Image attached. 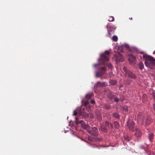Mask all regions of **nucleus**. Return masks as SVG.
<instances>
[{
    "label": "nucleus",
    "mask_w": 155,
    "mask_h": 155,
    "mask_svg": "<svg viewBox=\"0 0 155 155\" xmlns=\"http://www.w3.org/2000/svg\"><path fill=\"white\" fill-rule=\"evenodd\" d=\"M114 125L116 128H118L119 127V124L118 122H115L114 123Z\"/></svg>",
    "instance_id": "obj_20"
},
{
    "label": "nucleus",
    "mask_w": 155,
    "mask_h": 155,
    "mask_svg": "<svg viewBox=\"0 0 155 155\" xmlns=\"http://www.w3.org/2000/svg\"><path fill=\"white\" fill-rule=\"evenodd\" d=\"M107 28H108V25H107Z\"/></svg>",
    "instance_id": "obj_39"
},
{
    "label": "nucleus",
    "mask_w": 155,
    "mask_h": 155,
    "mask_svg": "<svg viewBox=\"0 0 155 155\" xmlns=\"http://www.w3.org/2000/svg\"><path fill=\"white\" fill-rule=\"evenodd\" d=\"M125 111H127V109H126L125 110Z\"/></svg>",
    "instance_id": "obj_36"
},
{
    "label": "nucleus",
    "mask_w": 155,
    "mask_h": 155,
    "mask_svg": "<svg viewBox=\"0 0 155 155\" xmlns=\"http://www.w3.org/2000/svg\"><path fill=\"white\" fill-rule=\"evenodd\" d=\"M107 66L110 68H112V65L110 64H108Z\"/></svg>",
    "instance_id": "obj_26"
},
{
    "label": "nucleus",
    "mask_w": 155,
    "mask_h": 155,
    "mask_svg": "<svg viewBox=\"0 0 155 155\" xmlns=\"http://www.w3.org/2000/svg\"><path fill=\"white\" fill-rule=\"evenodd\" d=\"M129 19L130 20H132V17H131V18H130Z\"/></svg>",
    "instance_id": "obj_35"
},
{
    "label": "nucleus",
    "mask_w": 155,
    "mask_h": 155,
    "mask_svg": "<svg viewBox=\"0 0 155 155\" xmlns=\"http://www.w3.org/2000/svg\"><path fill=\"white\" fill-rule=\"evenodd\" d=\"M110 106L109 105H106L105 106V108L107 109H109L110 108Z\"/></svg>",
    "instance_id": "obj_30"
},
{
    "label": "nucleus",
    "mask_w": 155,
    "mask_h": 155,
    "mask_svg": "<svg viewBox=\"0 0 155 155\" xmlns=\"http://www.w3.org/2000/svg\"><path fill=\"white\" fill-rule=\"evenodd\" d=\"M106 125L109 128H112L113 127L112 125L110 124L108 122H106Z\"/></svg>",
    "instance_id": "obj_16"
},
{
    "label": "nucleus",
    "mask_w": 155,
    "mask_h": 155,
    "mask_svg": "<svg viewBox=\"0 0 155 155\" xmlns=\"http://www.w3.org/2000/svg\"><path fill=\"white\" fill-rule=\"evenodd\" d=\"M88 132L91 134L96 136L98 135V129L96 127H93L91 130L90 129Z\"/></svg>",
    "instance_id": "obj_4"
},
{
    "label": "nucleus",
    "mask_w": 155,
    "mask_h": 155,
    "mask_svg": "<svg viewBox=\"0 0 155 155\" xmlns=\"http://www.w3.org/2000/svg\"><path fill=\"white\" fill-rule=\"evenodd\" d=\"M81 121L82 122H83V121Z\"/></svg>",
    "instance_id": "obj_40"
},
{
    "label": "nucleus",
    "mask_w": 155,
    "mask_h": 155,
    "mask_svg": "<svg viewBox=\"0 0 155 155\" xmlns=\"http://www.w3.org/2000/svg\"><path fill=\"white\" fill-rule=\"evenodd\" d=\"M138 119L142 121V123L143 124L145 123L146 125L149 124L152 122V120L150 117H148L146 118L145 121L143 120L144 117V115L141 113H139L138 114Z\"/></svg>",
    "instance_id": "obj_2"
},
{
    "label": "nucleus",
    "mask_w": 155,
    "mask_h": 155,
    "mask_svg": "<svg viewBox=\"0 0 155 155\" xmlns=\"http://www.w3.org/2000/svg\"><path fill=\"white\" fill-rule=\"evenodd\" d=\"M100 70H101V71L96 72V76L97 78L101 76L104 73V72L106 71V69L104 67H102L100 68Z\"/></svg>",
    "instance_id": "obj_5"
},
{
    "label": "nucleus",
    "mask_w": 155,
    "mask_h": 155,
    "mask_svg": "<svg viewBox=\"0 0 155 155\" xmlns=\"http://www.w3.org/2000/svg\"><path fill=\"white\" fill-rule=\"evenodd\" d=\"M73 114L74 116H76L77 114V112L76 110H74V111Z\"/></svg>",
    "instance_id": "obj_29"
},
{
    "label": "nucleus",
    "mask_w": 155,
    "mask_h": 155,
    "mask_svg": "<svg viewBox=\"0 0 155 155\" xmlns=\"http://www.w3.org/2000/svg\"><path fill=\"white\" fill-rule=\"evenodd\" d=\"M114 20V18L113 16H111L108 19V21H113Z\"/></svg>",
    "instance_id": "obj_21"
},
{
    "label": "nucleus",
    "mask_w": 155,
    "mask_h": 155,
    "mask_svg": "<svg viewBox=\"0 0 155 155\" xmlns=\"http://www.w3.org/2000/svg\"><path fill=\"white\" fill-rule=\"evenodd\" d=\"M124 139L127 141H129L130 140V138L127 136H124Z\"/></svg>",
    "instance_id": "obj_23"
},
{
    "label": "nucleus",
    "mask_w": 155,
    "mask_h": 155,
    "mask_svg": "<svg viewBox=\"0 0 155 155\" xmlns=\"http://www.w3.org/2000/svg\"><path fill=\"white\" fill-rule=\"evenodd\" d=\"M83 103L84 104L85 106L87 105L88 103L89 102L87 101H82Z\"/></svg>",
    "instance_id": "obj_24"
},
{
    "label": "nucleus",
    "mask_w": 155,
    "mask_h": 155,
    "mask_svg": "<svg viewBox=\"0 0 155 155\" xmlns=\"http://www.w3.org/2000/svg\"><path fill=\"white\" fill-rule=\"evenodd\" d=\"M143 58L150 61L151 63L155 65V59L152 57L148 55L147 54H144L143 55Z\"/></svg>",
    "instance_id": "obj_3"
},
{
    "label": "nucleus",
    "mask_w": 155,
    "mask_h": 155,
    "mask_svg": "<svg viewBox=\"0 0 155 155\" xmlns=\"http://www.w3.org/2000/svg\"><path fill=\"white\" fill-rule=\"evenodd\" d=\"M96 116L98 119L100 121L101 120V116L99 112L96 113Z\"/></svg>",
    "instance_id": "obj_13"
},
{
    "label": "nucleus",
    "mask_w": 155,
    "mask_h": 155,
    "mask_svg": "<svg viewBox=\"0 0 155 155\" xmlns=\"http://www.w3.org/2000/svg\"><path fill=\"white\" fill-rule=\"evenodd\" d=\"M139 66L140 68L142 70L143 69L144 67V65L143 63L140 62L139 64Z\"/></svg>",
    "instance_id": "obj_18"
},
{
    "label": "nucleus",
    "mask_w": 155,
    "mask_h": 155,
    "mask_svg": "<svg viewBox=\"0 0 155 155\" xmlns=\"http://www.w3.org/2000/svg\"><path fill=\"white\" fill-rule=\"evenodd\" d=\"M92 94L91 93L87 94L86 96V98L88 99H90L92 97Z\"/></svg>",
    "instance_id": "obj_15"
},
{
    "label": "nucleus",
    "mask_w": 155,
    "mask_h": 155,
    "mask_svg": "<svg viewBox=\"0 0 155 155\" xmlns=\"http://www.w3.org/2000/svg\"><path fill=\"white\" fill-rule=\"evenodd\" d=\"M89 109H90V108H91V107H89Z\"/></svg>",
    "instance_id": "obj_37"
},
{
    "label": "nucleus",
    "mask_w": 155,
    "mask_h": 155,
    "mask_svg": "<svg viewBox=\"0 0 155 155\" xmlns=\"http://www.w3.org/2000/svg\"><path fill=\"white\" fill-rule=\"evenodd\" d=\"M91 103L92 104H94L95 103L94 101L92 100L91 101Z\"/></svg>",
    "instance_id": "obj_31"
},
{
    "label": "nucleus",
    "mask_w": 155,
    "mask_h": 155,
    "mask_svg": "<svg viewBox=\"0 0 155 155\" xmlns=\"http://www.w3.org/2000/svg\"><path fill=\"white\" fill-rule=\"evenodd\" d=\"M153 107L154 110H155V104H153Z\"/></svg>",
    "instance_id": "obj_34"
},
{
    "label": "nucleus",
    "mask_w": 155,
    "mask_h": 155,
    "mask_svg": "<svg viewBox=\"0 0 155 155\" xmlns=\"http://www.w3.org/2000/svg\"><path fill=\"white\" fill-rule=\"evenodd\" d=\"M125 47L127 48H128L129 47V45H125Z\"/></svg>",
    "instance_id": "obj_33"
},
{
    "label": "nucleus",
    "mask_w": 155,
    "mask_h": 155,
    "mask_svg": "<svg viewBox=\"0 0 155 155\" xmlns=\"http://www.w3.org/2000/svg\"><path fill=\"white\" fill-rule=\"evenodd\" d=\"M134 134L137 137H140L141 134V131L139 130H137L135 131Z\"/></svg>",
    "instance_id": "obj_10"
},
{
    "label": "nucleus",
    "mask_w": 155,
    "mask_h": 155,
    "mask_svg": "<svg viewBox=\"0 0 155 155\" xmlns=\"http://www.w3.org/2000/svg\"><path fill=\"white\" fill-rule=\"evenodd\" d=\"M153 133H150L148 134V137L150 140H152L153 138Z\"/></svg>",
    "instance_id": "obj_14"
},
{
    "label": "nucleus",
    "mask_w": 155,
    "mask_h": 155,
    "mask_svg": "<svg viewBox=\"0 0 155 155\" xmlns=\"http://www.w3.org/2000/svg\"><path fill=\"white\" fill-rule=\"evenodd\" d=\"M119 99L117 98H115L114 99V101L116 102H117L119 101Z\"/></svg>",
    "instance_id": "obj_28"
},
{
    "label": "nucleus",
    "mask_w": 155,
    "mask_h": 155,
    "mask_svg": "<svg viewBox=\"0 0 155 155\" xmlns=\"http://www.w3.org/2000/svg\"><path fill=\"white\" fill-rule=\"evenodd\" d=\"M128 60L130 63H133L136 60V58L132 55H130L129 56Z\"/></svg>",
    "instance_id": "obj_8"
},
{
    "label": "nucleus",
    "mask_w": 155,
    "mask_h": 155,
    "mask_svg": "<svg viewBox=\"0 0 155 155\" xmlns=\"http://www.w3.org/2000/svg\"><path fill=\"white\" fill-rule=\"evenodd\" d=\"M123 70L125 72L126 74H127V72H128L129 71L127 70V68L125 67H124L123 68Z\"/></svg>",
    "instance_id": "obj_25"
},
{
    "label": "nucleus",
    "mask_w": 155,
    "mask_h": 155,
    "mask_svg": "<svg viewBox=\"0 0 155 155\" xmlns=\"http://www.w3.org/2000/svg\"><path fill=\"white\" fill-rule=\"evenodd\" d=\"M118 38L116 36H114L112 37V39L113 41H116L117 40Z\"/></svg>",
    "instance_id": "obj_19"
},
{
    "label": "nucleus",
    "mask_w": 155,
    "mask_h": 155,
    "mask_svg": "<svg viewBox=\"0 0 155 155\" xmlns=\"http://www.w3.org/2000/svg\"><path fill=\"white\" fill-rule=\"evenodd\" d=\"M76 120H77V119H78V118H77V117H76Z\"/></svg>",
    "instance_id": "obj_38"
},
{
    "label": "nucleus",
    "mask_w": 155,
    "mask_h": 155,
    "mask_svg": "<svg viewBox=\"0 0 155 155\" xmlns=\"http://www.w3.org/2000/svg\"><path fill=\"white\" fill-rule=\"evenodd\" d=\"M117 56L116 60H117L120 61H123V57L122 54H118Z\"/></svg>",
    "instance_id": "obj_9"
},
{
    "label": "nucleus",
    "mask_w": 155,
    "mask_h": 155,
    "mask_svg": "<svg viewBox=\"0 0 155 155\" xmlns=\"http://www.w3.org/2000/svg\"><path fill=\"white\" fill-rule=\"evenodd\" d=\"M100 64V63H97V64H94V67H96L97 65H99Z\"/></svg>",
    "instance_id": "obj_32"
},
{
    "label": "nucleus",
    "mask_w": 155,
    "mask_h": 155,
    "mask_svg": "<svg viewBox=\"0 0 155 155\" xmlns=\"http://www.w3.org/2000/svg\"><path fill=\"white\" fill-rule=\"evenodd\" d=\"M97 85L98 87H103L105 85V83L104 82H98L97 83Z\"/></svg>",
    "instance_id": "obj_11"
},
{
    "label": "nucleus",
    "mask_w": 155,
    "mask_h": 155,
    "mask_svg": "<svg viewBox=\"0 0 155 155\" xmlns=\"http://www.w3.org/2000/svg\"><path fill=\"white\" fill-rule=\"evenodd\" d=\"M109 51H106L104 53L101 54V58L98 59V61H100L101 64H104L105 61H108L109 60Z\"/></svg>",
    "instance_id": "obj_1"
},
{
    "label": "nucleus",
    "mask_w": 155,
    "mask_h": 155,
    "mask_svg": "<svg viewBox=\"0 0 155 155\" xmlns=\"http://www.w3.org/2000/svg\"><path fill=\"white\" fill-rule=\"evenodd\" d=\"M144 63H145V65L146 66H147V67L149 66V63L147 61H145Z\"/></svg>",
    "instance_id": "obj_27"
},
{
    "label": "nucleus",
    "mask_w": 155,
    "mask_h": 155,
    "mask_svg": "<svg viewBox=\"0 0 155 155\" xmlns=\"http://www.w3.org/2000/svg\"><path fill=\"white\" fill-rule=\"evenodd\" d=\"M113 117H115L117 118H118L119 117V114L117 113H114L113 114Z\"/></svg>",
    "instance_id": "obj_17"
},
{
    "label": "nucleus",
    "mask_w": 155,
    "mask_h": 155,
    "mask_svg": "<svg viewBox=\"0 0 155 155\" xmlns=\"http://www.w3.org/2000/svg\"><path fill=\"white\" fill-rule=\"evenodd\" d=\"M82 127H83L84 129L87 130L88 132V130H89L90 129L89 126L87 124L83 125H82Z\"/></svg>",
    "instance_id": "obj_12"
},
{
    "label": "nucleus",
    "mask_w": 155,
    "mask_h": 155,
    "mask_svg": "<svg viewBox=\"0 0 155 155\" xmlns=\"http://www.w3.org/2000/svg\"><path fill=\"white\" fill-rule=\"evenodd\" d=\"M101 128L102 130L106 132L107 131V129L105 126H101Z\"/></svg>",
    "instance_id": "obj_22"
},
{
    "label": "nucleus",
    "mask_w": 155,
    "mask_h": 155,
    "mask_svg": "<svg viewBox=\"0 0 155 155\" xmlns=\"http://www.w3.org/2000/svg\"><path fill=\"white\" fill-rule=\"evenodd\" d=\"M127 125L130 130H132L133 127L134 126V123L133 121L130 120L128 122Z\"/></svg>",
    "instance_id": "obj_6"
},
{
    "label": "nucleus",
    "mask_w": 155,
    "mask_h": 155,
    "mask_svg": "<svg viewBox=\"0 0 155 155\" xmlns=\"http://www.w3.org/2000/svg\"><path fill=\"white\" fill-rule=\"evenodd\" d=\"M126 75L127 76L133 79H135L136 78V76L135 74L130 71L127 72Z\"/></svg>",
    "instance_id": "obj_7"
}]
</instances>
